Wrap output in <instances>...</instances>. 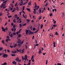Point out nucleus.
Returning <instances> with one entry per match:
<instances>
[{
	"label": "nucleus",
	"mask_w": 65,
	"mask_h": 65,
	"mask_svg": "<svg viewBox=\"0 0 65 65\" xmlns=\"http://www.w3.org/2000/svg\"><path fill=\"white\" fill-rule=\"evenodd\" d=\"M33 18L34 19H35V16H33Z\"/></svg>",
	"instance_id": "obj_33"
},
{
	"label": "nucleus",
	"mask_w": 65,
	"mask_h": 65,
	"mask_svg": "<svg viewBox=\"0 0 65 65\" xmlns=\"http://www.w3.org/2000/svg\"><path fill=\"white\" fill-rule=\"evenodd\" d=\"M2 12H1L0 13V16H2Z\"/></svg>",
	"instance_id": "obj_35"
},
{
	"label": "nucleus",
	"mask_w": 65,
	"mask_h": 65,
	"mask_svg": "<svg viewBox=\"0 0 65 65\" xmlns=\"http://www.w3.org/2000/svg\"><path fill=\"white\" fill-rule=\"evenodd\" d=\"M32 30L33 31H35V27L33 28Z\"/></svg>",
	"instance_id": "obj_38"
},
{
	"label": "nucleus",
	"mask_w": 65,
	"mask_h": 65,
	"mask_svg": "<svg viewBox=\"0 0 65 65\" xmlns=\"http://www.w3.org/2000/svg\"><path fill=\"white\" fill-rule=\"evenodd\" d=\"M26 25V23H25L24 24H23V25L24 26H25Z\"/></svg>",
	"instance_id": "obj_44"
},
{
	"label": "nucleus",
	"mask_w": 65,
	"mask_h": 65,
	"mask_svg": "<svg viewBox=\"0 0 65 65\" xmlns=\"http://www.w3.org/2000/svg\"><path fill=\"white\" fill-rule=\"evenodd\" d=\"M57 65H61V64L60 63H57Z\"/></svg>",
	"instance_id": "obj_39"
},
{
	"label": "nucleus",
	"mask_w": 65,
	"mask_h": 65,
	"mask_svg": "<svg viewBox=\"0 0 65 65\" xmlns=\"http://www.w3.org/2000/svg\"><path fill=\"white\" fill-rule=\"evenodd\" d=\"M16 43H20V42L19 41H18L16 42Z\"/></svg>",
	"instance_id": "obj_46"
},
{
	"label": "nucleus",
	"mask_w": 65,
	"mask_h": 65,
	"mask_svg": "<svg viewBox=\"0 0 65 65\" xmlns=\"http://www.w3.org/2000/svg\"><path fill=\"white\" fill-rule=\"evenodd\" d=\"M7 57H8V55L6 54H4L3 56V58H7Z\"/></svg>",
	"instance_id": "obj_1"
},
{
	"label": "nucleus",
	"mask_w": 65,
	"mask_h": 65,
	"mask_svg": "<svg viewBox=\"0 0 65 65\" xmlns=\"http://www.w3.org/2000/svg\"><path fill=\"white\" fill-rule=\"evenodd\" d=\"M43 27V25L42 24H41V29H42V28Z\"/></svg>",
	"instance_id": "obj_37"
},
{
	"label": "nucleus",
	"mask_w": 65,
	"mask_h": 65,
	"mask_svg": "<svg viewBox=\"0 0 65 65\" xmlns=\"http://www.w3.org/2000/svg\"><path fill=\"white\" fill-rule=\"evenodd\" d=\"M34 10L35 12H36V9H34Z\"/></svg>",
	"instance_id": "obj_52"
},
{
	"label": "nucleus",
	"mask_w": 65,
	"mask_h": 65,
	"mask_svg": "<svg viewBox=\"0 0 65 65\" xmlns=\"http://www.w3.org/2000/svg\"><path fill=\"white\" fill-rule=\"evenodd\" d=\"M19 57H17L16 58L15 60L16 61H19Z\"/></svg>",
	"instance_id": "obj_8"
},
{
	"label": "nucleus",
	"mask_w": 65,
	"mask_h": 65,
	"mask_svg": "<svg viewBox=\"0 0 65 65\" xmlns=\"http://www.w3.org/2000/svg\"><path fill=\"white\" fill-rule=\"evenodd\" d=\"M19 32H17L16 33H17V35H18V34H19Z\"/></svg>",
	"instance_id": "obj_63"
},
{
	"label": "nucleus",
	"mask_w": 65,
	"mask_h": 65,
	"mask_svg": "<svg viewBox=\"0 0 65 65\" xmlns=\"http://www.w3.org/2000/svg\"><path fill=\"white\" fill-rule=\"evenodd\" d=\"M21 37V34H19L18 35V37Z\"/></svg>",
	"instance_id": "obj_21"
},
{
	"label": "nucleus",
	"mask_w": 65,
	"mask_h": 65,
	"mask_svg": "<svg viewBox=\"0 0 65 65\" xmlns=\"http://www.w3.org/2000/svg\"><path fill=\"white\" fill-rule=\"evenodd\" d=\"M16 8L17 10L18 11H19V7H16Z\"/></svg>",
	"instance_id": "obj_11"
},
{
	"label": "nucleus",
	"mask_w": 65,
	"mask_h": 65,
	"mask_svg": "<svg viewBox=\"0 0 65 65\" xmlns=\"http://www.w3.org/2000/svg\"><path fill=\"white\" fill-rule=\"evenodd\" d=\"M7 39H9V36H7Z\"/></svg>",
	"instance_id": "obj_61"
},
{
	"label": "nucleus",
	"mask_w": 65,
	"mask_h": 65,
	"mask_svg": "<svg viewBox=\"0 0 65 65\" xmlns=\"http://www.w3.org/2000/svg\"><path fill=\"white\" fill-rule=\"evenodd\" d=\"M28 33V30H26V34H27Z\"/></svg>",
	"instance_id": "obj_23"
},
{
	"label": "nucleus",
	"mask_w": 65,
	"mask_h": 65,
	"mask_svg": "<svg viewBox=\"0 0 65 65\" xmlns=\"http://www.w3.org/2000/svg\"><path fill=\"white\" fill-rule=\"evenodd\" d=\"M12 63L13 64H17V62H16L15 61H13L12 62Z\"/></svg>",
	"instance_id": "obj_5"
},
{
	"label": "nucleus",
	"mask_w": 65,
	"mask_h": 65,
	"mask_svg": "<svg viewBox=\"0 0 65 65\" xmlns=\"http://www.w3.org/2000/svg\"><path fill=\"white\" fill-rule=\"evenodd\" d=\"M12 53H14V54H15V53L17 52V51H12Z\"/></svg>",
	"instance_id": "obj_20"
},
{
	"label": "nucleus",
	"mask_w": 65,
	"mask_h": 65,
	"mask_svg": "<svg viewBox=\"0 0 65 65\" xmlns=\"http://www.w3.org/2000/svg\"><path fill=\"white\" fill-rule=\"evenodd\" d=\"M11 26H12L13 25V23H11Z\"/></svg>",
	"instance_id": "obj_56"
},
{
	"label": "nucleus",
	"mask_w": 65,
	"mask_h": 65,
	"mask_svg": "<svg viewBox=\"0 0 65 65\" xmlns=\"http://www.w3.org/2000/svg\"><path fill=\"white\" fill-rule=\"evenodd\" d=\"M23 2V0H21V2H20V3H22Z\"/></svg>",
	"instance_id": "obj_43"
},
{
	"label": "nucleus",
	"mask_w": 65,
	"mask_h": 65,
	"mask_svg": "<svg viewBox=\"0 0 65 65\" xmlns=\"http://www.w3.org/2000/svg\"><path fill=\"white\" fill-rule=\"evenodd\" d=\"M2 43H3V44H5V43H4V40H3L2 41Z\"/></svg>",
	"instance_id": "obj_7"
},
{
	"label": "nucleus",
	"mask_w": 65,
	"mask_h": 65,
	"mask_svg": "<svg viewBox=\"0 0 65 65\" xmlns=\"http://www.w3.org/2000/svg\"><path fill=\"white\" fill-rule=\"evenodd\" d=\"M22 12L23 13H24V14H25V11H24V10H22Z\"/></svg>",
	"instance_id": "obj_42"
},
{
	"label": "nucleus",
	"mask_w": 65,
	"mask_h": 65,
	"mask_svg": "<svg viewBox=\"0 0 65 65\" xmlns=\"http://www.w3.org/2000/svg\"><path fill=\"white\" fill-rule=\"evenodd\" d=\"M48 5V4L47 3H46V4L45 5V6H47Z\"/></svg>",
	"instance_id": "obj_26"
},
{
	"label": "nucleus",
	"mask_w": 65,
	"mask_h": 65,
	"mask_svg": "<svg viewBox=\"0 0 65 65\" xmlns=\"http://www.w3.org/2000/svg\"><path fill=\"white\" fill-rule=\"evenodd\" d=\"M11 34H9V36H10V37H12V34H11V35H10Z\"/></svg>",
	"instance_id": "obj_9"
},
{
	"label": "nucleus",
	"mask_w": 65,
	"mask_h": 65,
	"mask_svg": "<svg viewBox=\"0 0 65 65\" xmlns=\"http://www.w3.org/2000/svg\"><path fill=\"white\" fill-rule=\"evenodd\" d=\"M8 18H11V15H10L8 17Z\"/></svg>",
	"instance_id": "obj_36"
},
{
	"label": "nucleus",
	"mask_w": 65,
	"mask_h": 65,
	"mask_svg": "<svg viewBox=\"0 0 65 65\" xmlns=\"http://www.w3.org/2000/svg\"><path fill=\"white\" fill-rule=\"evenodd\" d=\"M12 9H13V8H10V10H12Z\"/></svg>",
	"instance_id": "obj_62"
},
{
	"label": "nucleus",
	"mask_w": 65,
	"mask_h": 65,
	"mask_svg": "<svg viewBox=\"0 0 65 65\" xmlns=\"http://www.w3.org/2000/svg\"><path fill=\"white\" fill-rule=\"evenodd\" d=\"M52 15H53V14L52 13H51L50 15V17H52Z\"/></svg>",
	"instance_id": "obj_27"
},
{
	"label": "nucleus",
	"mask_w": 65,
	"mask_h": 65,
	"mask_svg": "<svg viewBox=\"0 0 65 65\" xmlns=\"http://www.w3.org/2000/svg\"><path fill=\"white\" fill-rule=\"evenodd\" d=\"M18 61L19 62H20L21 61V60L20 59L18 60Z\"/></svg>",
	"instance_id": "obj_53"
},
{
	"label": "nucleus",
	"mask_w": 65,
	"mask_h": 65,
	"mask_svg": "<svg viewBox=\"0 0 65 65\" xmlns=\"http://www.w3.org/2000/svg\"><path fill=\"white\" fill-rule=\"evenodd\" d=\"M23 3H24L23 2L21 4H20V5L21 6H22V5H23Z\"/></svg>",
	"instance_id": "obj_48"
},
{
	"label": "nucleus",
	"mask_w": 65,
	"mask_h": 65,
	"mask_svg": "<svg viewBox=\"0 0 65 65\" xmlns=\"http://www.w3.org/2000/svg\"><path fill=\"white\" fill-rule=\"evenodd\" d=\"M23 17L24 19H26L27 18V15H25H25H24V14H23Z\"/></svg>",
	"instance_id": "obj_4"
},
{
	"label": "nucleus",
	"mask_w": 65,
	"mask_h": 65,
	"mask_svg": "<svg viewBox=\"0 0 65 65\" xmlns=\"http://www.w3.org/2000/svg\"><path fill=\"white\" fill-rule=\"evenodd\" d=\"M26 21H27V23H29V22H30V20H28V19H26Z\"/></svg>",
	"instance_id": "obj_12"
},
{
	"label": "nucleus",
	"mask_w": 65,
	"mask_h": 65,
	"mask_svg": "<svg viewBox=\"0 0 65 65\" xmlns=\"http://www.w3.org/2000/svg\"><path fill=\"white\" fill-rule=\"evenodd\" d=\"M22 24H19V26L20 27H22Z\"/></svg>",
	"instance_id": "obj_32"
},
{
	"label": "nucleus",
	"mask_w": 65,
	"mask_h": 65,
	"mask_svg": "<svg viewBox=\"0 0 65 65\" xmlns=\"http://www.w3.org/2000/svg\"><path fill=\"white\" fill-rule=\"evenodd\" d=\"M10 47L11 48H13V47H14L13 46H10Z\"/></svg>",
	"instance_id": "obj_28"
},
{
	"label": "nucleus",
	"mask_w": 65,
	"mask_h": 65,
	"mask_svg": "<svg viewBox=\"0 0 65 65\" xmlns=\"http://www.w3.org/2000/svg\"><path fill=\"white\" fill-rule=\"evenodd\" d=\"M6 30V29H5L4 28H3V31H5Z\"/></svg>",
	"instance_id": "obj_51"
},
{
	"label": "nucleus",
	"mask_w": 65,
	"mask_h": 65,
	"mask_svg": "<svg viewBox=\"0 0 65 65\" xmlns=\"http://www.w3.org/2000/svg\"><path fill=\"white\" fill-rule=\"evenodd\" d=\"M26 10H28L29 11H30V9L29 8H26Z\"/></svg>",
	"instance_id": "obj_16"
},
{
	"label": "nucleus",
	"mask_w": 65,
	"mask_h": 65,
	"mask_svg": "<svg viewBox=\"0 0 65 65\" xmlns=\"http://www.w3.org/2000/svg\"><path fill=\"white\" fill-rule=\"evenodd\" d=\"M22 52H21L22 53H23L24 52V49H23L22 50Z\"/></svg>",
	"instance_id": "obj_18"
},
{
	"label": "nucleus",
	"mask_w": 65,
	"mask_h": 65,
	"mask_svg": "<svg viewBox=\"0 0 65 65\" xmlns=\"http://www.w3.org/2000/svg\"><path fill=\"white\" fill-rule=\"evenodd\" d=\"M6 41L7 42H8V41H7L8 40V39H7L6 40Z\"/></svg>",
	"instance_id": "obj_55"
},
{
	"label": "nucleus",
	"mask_w": 65,
	"mask_h": 65,
	"mask_svg": "<svg viewBox=\"0 0 65 65\" xmlns=\"http://www.w3.org/2000/svg\"><path fill=\"white\" fill-rule=\"evenodd\" d=\"M13 35H16V34L15 32H13Z\"/></svg>",
	"instance_id": "obj_50"
},
{
	"label": "nucleus",
	"mask_w": 65,
	"mask_h": 65,
	"mask_svg": "<svg viewBox=\"0 0 65 65\" xmlns=\"http://www.w3.org/2000/svg\"><path fill=\"white\" fill-rule=\"evenodd\" d=\"M25 59H27V57H25L24 59V60H25Z\"/></svg>",
	"instance_id": "obj_60"
},
{
	"label": "nucleus",
	"mask_w": 65,
	"mask_h": 65,
	"mask_svg": "<svg viewBox=\"0 0 65 65\" xmlns=\"http://www.w3.org/2000/svg\"><path fill=\"white\" fill-rule=\"evenodd\" d=\"M22 8V9L23 10H25V9H24V8H25V6L23 7Z\"/></svg>",
	"instance_id": "obj_31"
},
{
	"label": "nucleus",
	"mask_w": 65,
	"mask_h": 65,
	"mask_svg": "<svg viewBox=\"0 0 65 65\" xmlns=\"http://www.w3.org/2000/svg\"><path fill=\"white\" fill-rule=\"evenodd\" d=\"M3 4H2V5L1 6V7H2L3 6Z\"/></svg>",
	"instance_id": "obj_45"
},
{
	"label": "nucleus",
	"mask_w": 65,
	"mask_h": 65,
	"mask_svg": "<svg viewBox=\"0 0 65 65\" xmlns=\"http://www.w3.org/2000/svg\"><path fill=\"white\" fill-rule=\"evenodd\" d=\"M42 53V52H41V50L40 49H39V51L38 53V54H40L41 53Z\"/></svg>",
	"instance_id": "obj_3"
},
{
	"label": "nucleus",
	"mask_w": 65,
	"mask_h": 65,
	"mask_svg": "<svg viewBox=\"0 0 65 65\" xmlns=\"http://www.w3.org/2000/svg\"><path fill=\"white\" fill-rule=\"evenodd\" d=\"M22 11H21V12H19L20 15H21V13H22Z\"/></svg>",
	"instance_id": "obj_57"
},
{
	"label": "nucleus",
	"mask_w": 65,
	"mask_h": 65,
	"mask_svg": "<svg viewBox=\"0 0 65 65\" xmlns=\"http://www.w3.org/2000/svg\"><path fill=\"white\" fill-rule=\"evenodd\" d=\"M28 34H29L31 35L32 34H34V33L33 32H32L31 31H30L29 32H28Z\"/></svg>",
	"instance_id": "obj_2"
},
{
	"label": "nucleus",
	"mask_w": 65,
	"mask_h": 65,
	"mask_svg": "<svg viewBox=\"0 0 65 65\" xmlns=\"http://www.w3.org/2000/svg\"><path fill=\"white\" fill-rule=\"evenodd\" d=\"M55 35H58V32H57V31L55 32Z\"/></svg>",
	"instance_id": "obj_34"
},
{
	"label": "nucleus",
	"mask_w": 65,
	"mask_h": 65,
	"mask_svg": "<svg viewBox=\"0 0 65 65\" xmlns=\"http://www.w3.org/2000/svg\"><path fill=\"white\" fill-rule=\"evenodd\" d=\"M24 41H25V40H23V41H21V42L20 43L21 44H23V43H24Z\"/></svg>",
	"instance_id": "obj_10"
},
{
	"label": "nucleus",
	"mask_w": 65,
	"mask_h": 65,
	"mask_svg": "<svg viewBox=\"0 0 65 65\" xmlns=\"http://www.w3.org/2000/svg\"><path fill=\"white\" fill-rule=\"evenodd\" d=\"M16 30V28H14V32H15Z\"/></svg>",
	"instance_id": "obj_64"
},
{
	"label": "nucleus",
	"mask_w": 65,
	"mask_h": 65,
	"mask_svg": "<svg viewBox=\"0 0 65 65\" xmlns=\"http://www.w3.org/2000/svg\"><path fill=\"white\" fill-rule=\"evenodd\" d=\"M15 18H16V19H17V18H18V15H17V14H15Z\"/></svg>",
	"instance_id": "obj_22"
},
{
	"label": "nucleus",
	"mask_w": 65,
	"mask_h": 65,
	"mask_svg": "<svg viewBox=\"0 0 65 65\" xmlns=\"http://www.w3.org/2000/svg\"><path fill=\"white\" fill-rule=\"evenodd\" d=\"M6 7V6H4L3 7V9H4V8H5Z\"/></svg>",
	"instance_id": "obj_59"
},
{
	"label": "nucleus",
	"mask_w": 65,
	"mask_h": 65,
	"mask_svg": "<svg viewBox=\"0 0 65 65\" xmlns=\"http://www.w3.org/2000/svg\"><path fill=\"white\" fill-rule=\"evenodd\" d=\"M41 9L40 8L39 9V13H41Z\"/></svg>",
	"instance_id": "obj_15"
},
{
	"label": "nucleus",
	"mask_w": 65,
	"mask_h": 65,
	"mask_svg": "<svg viewBox=\"0 0 65 65\" xmlns=\"http://www.w3.org/2000/svg\"><path fill=\"white\" fill-rule=\"evenodd\" d=\"M7 63L6 62H4L3 64H2L1 65H7Z\"/></svg>",
	"instance_id": "obj_6"
},
{
	"label": "nucleus",
	"mask_w": 65,
	"mask_h": 65,
	"mask_svg": "<svg viewBox=\"0 0 65 65\" xmlns=\"http://www.w3.org/2000/svg\"><path fill=\"white\" fill-rule=\"evenodd\" d=\"M22 29H20L19 30V32H21V30H22Z\"/></svg>",
	"instance_id": "obj_58"
},
{
	"label": "nucleus",
	"mask_w": 65,
	"mask_h": 65,
	"mask_svg": "<svg viewBox=\"0 0 65 65\" xmlns=\"http://www.w3.org/2000/svg\"><path fill=\"white\" fill-rule=\"evenodd\" d=\"M28 4L29 5H31V1H30L29 2Z\"/></svg>",
	"instance_id": "obj_14"
},
{
	"label": "nucleus",
	"mask_w": 65,
	"mask_h": 65,
	"mask_svg": "<svg viewBox=\"0 0 65 65\" xmlns=\"http://www.w3.org/2000/svg\"><path fill=\"white\" fill-rule=\"evenodd\" d=\"M53 46L54 47H56V45H55V43L54 41L53 42Z\"/></svg>",
	"instance_id": "obj_17"
},
{
	"label": "nucleus",
	"mask_w": 65,
	"mask_h": 65,
	"mask_svg": "<svg viewBox=\"0 0 65 65\" xmlns=\"http://www.w3.org/2000/svg\"><path fill=\"white\" fill-rule=\"evenodd\" d=\"M3 50V47H0V51H2Z\"/></svg>",
	"instance_id": "obj_29"
},
{
	"label": "nucleus",
	"mask_w": 65,
	"mask_h": 65,
	"mask_svg": "<svg viewBox=\"0 0 65 65\" xmlns=\"http://www.w3.org/2000/svg\"><path fill=\"white\" fill-rule=\"evenodd\" d=\"M11 56H15V54H12V55H11Z\"/></svg>",
	"instance_id": "obj_24"
},
{
	"label": "nucleus",
	"mask_w": 65,
	"mask_h": 65,
	"mask_svg": "<svg viewBox=\"0 0 65 65\" xmlns=\"http://www.w3.org/2000/svg\"><path fill=\"white\" fill-rule=\"evenodd\" d=\"M18 45L19 46H21V44H18Z\"/></svg>",
	"instance_id": "obj_41"
},
{
	"label": "nucleus",
	"mask_w": 65,
	"mask_h": 65,
	"mask_svg": "<svg viewBox=\"0 0 65 65\" xmlns=\"http://www.w3.org/2000/svg\"><path fill=\"white\" fill-rule=\"evenodd\" d=\"M39 31V28H38V30L36 31H35L34 33H37V32H38V31Z\"/></svg>",
	"instance_id": "obj_13"
},
{
	"label": "nucleus",
	"mask_w": 65,
	"mask_h": 65,
	"mask_svg": "<svg viewBox=\"0 0 65 65\" xmlns=\"http://www.w3.org/2000/svg\"><path fill=\"white\" fill-rule=\"evenodd\" d=\"M10 51L9 50H7V52L8 53H9Z\"/></svg>",
	"instance_id": "obj_54"
},
{
	"label": "nucleus",
	"mask_w": 65,
	"mask_h": 65,
	"mask_svg": "<svg viewBox=\"0 0 65 65\" xmlns=\"http://www.w3.org/2000/svg\"><path fill=\"white\" fill-rule=\"evenodd\" d=\"M35 43H37V40H35Z\"/></svg>",
	"instance_id": "obj_47"
},
{
	"label": "nucleus",
	"mask_w": 65,
	"mask_h": 65,
	"mask_svg": "<svg viewBox=\"0 0 65 65\" xmlns=\"http://www.w3.org/2000/svg\"><path fill=\"white\" fill-rule=\"evenodd\" d=\"M7 0L6 1H5L4 2H3V3H6L7 2Z\"/></svg>",
	"instance_id": "obj_25"
},
{
	"label": "nucleus",
	"mask_w": 65,
	"mask_h": 65,
	"mask_svg": "<svg viewBox=\"0 0 65 65\" xmlns=\"http://www.w3.org/2000/svg\"><path fill=\"white\" fill-rule=\"evenodd\" d=\"M46 65H47V60H46Z\"/></svg>",
	"instance_id": "obj_49"
},
{
	"label": "nucleus",
	"mask_w": 65,
	"mask_h": 65,
	"mask_svg": "<svg viewBox=\"0 0 65 65\" xmlns=\"http://www.w3.org/2000/svg\"><path fill=\"white\" fill-rule=\"evenodd\" d=\"M13 22H14V23H15L16 22V21H15V20H13Z\"/></svg>",
	"instance_id": "obj_40"
},
{
	"label": "nucleus",
	"mask_w": 65,
	"mask_h": 65,
	"mask_svg": "<svg viewBox=\"0 0 65 65\" xmlns=\"http://www.w3.org/2000/svg\"><path fill=\"white\" fill-rule=\"evenodd\" d=\"M17 44H15L13 46L14 47H15L16 46H17Z\"/></svg>",
	"instance_id": "obj_19"
},
{
	"label": "nucleus",
	"mask_w": 65,
	"mask_h": 65,
	"mask_svg": "<svg viewBox=\"0 0 65 65\" xmlns=\"http://www.w3.org/2000/svg\"><path fill=\"white\" fill-rule=\"evenodd\" d=\"M57 25H55V24H54L53 25V27H56V26H57Z\"/></svg>",
	"instance_id": "obj_30"
}]
</instances>
